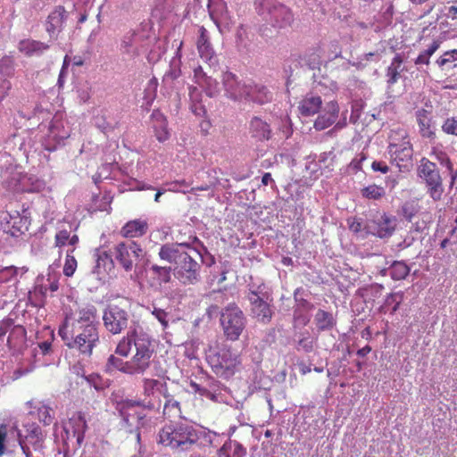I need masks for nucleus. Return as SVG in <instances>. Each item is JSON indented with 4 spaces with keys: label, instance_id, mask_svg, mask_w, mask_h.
<instances>
[{
    "label": "nucleus",
    "instance_id": "obj_1",
    "mask_svg": "<svg viewBox=\"0 0 457 457\" xmlns=\"http://www.w3.org/2000/svg\"><path fill=\"white\" fill-rule=\"evenodd\" d=\"M215 433L205 430L187 419L165 425L158 434V443L177 453L190 451L204 438L212 443Z\"/></svg>",
    "mask_w": 457,
    "mask_h": 457
},
{
    "label": "nucleus",
    "instance_id": "obj_2",
    "mask_svg": "<svg viewBox=\"0 0 457 457\" xmlns=\"http://www.w3.org/2000/svg\"><path fill=\"white\" fill-rule=\"evenodd\" d=\"M158 256L162 261L174 264V275L181 284L187 286L200 282L201 264L189 252L179 249V245H162Z\"/></svg>",
    "mask_w": 457,
    "mask_h": 457
},
{
    "label": "nucleus",
    "instance_id": "obj_3",
    "mask_svg": "<svg viewBox=\"0 0 457 457\" xmlns=\"http://www.w3.org/2000/svg\"><path fill=\"white\" fill-rule=\"evenodd\" d=\"M58 334L67 347L87 357L92 355L93 349L99 343V333L96 325L72 327L71 331L66 326H62Z\"/></svg>",
    "mask_w": 457,
    "mask_h": 457
},
{
    "label": "nucleus",
    "instance_id": "obj_4",
    "mask_svg": "<svg viewBox=\"0 0 457 457\" xmlns=\"http://www.w3.org/2000/svg\"><path fill=\"white\" fill-rule=\"evenodd\" d=\"M246 298L250 304V314L262 324H269L274 315L273 297L269 287L263 283L248 284Z\"/></svg>",
    "mask_w": 457,
    "mask_h": 457
},
{
    "label": "nucleus",
    "instance_id": "obj_5",
    "mask_svg": "<svg viewBox=\"0 0 457 457\" xmlns=\"http://www.w3.org/2000/svg\"><path fill=\"white\" fill-rule=\"evenodd\" d=\"M223 85L226 96L236 102L245 101V103L253 102L263 104L271 98L265 87L241 83L231 72L223 74Z\"/></svg>",
    "mask_w": 457,
    "mask_h": 457
},
{
    "label": "nucleus",
    "instance_id": "obj_6",
    "mask_svg": "<svg viewBox=\"0 0 457 457\" xmlns=\"http://www.w3.org/2000/svg\"><path fill=\"white\" fill-rule=\"evenodd\" d=\"M103 324L104 328L112 335H119L129 328L132 313L129 300L119 303H109L103 312Z\"/></svg>",
    "mask_w": 457,
    "mask_h": 457
},
{
    "label": "nucleus",
    "instance_id": "obj_7",
    "mask_svg": "<svg viewBox=\"0 0 457 457\" xmlns=\"http://www.w3.org/2000/svg\"><path fill=\"white\" fill-rule=\"evenodd\" d=\"M220 321L224 336L230 341L237 340L246 326V318L235 303L221 309Z\"/></svg>",
    "mask_w": 457,
    "mask_h": 457
},
{
    "label": "nucleus",
    "instance_id": "obj_8",
    "mask_svg": "<svg viewBox=\"0 0 457 457\" xmlns=\"http://www.w3.org/2000/svg\"><path fill=\"white\" fill-rule=\"evenodd\" d=\"M87 424L81 412L74 414L63 424L61 434L62 445L66 446V453L77 452L85 438Z\"/></svg>",
    "mask_w": 457,
    "mask_h": 457
},
{
    "label": "nucleus",
    "instance_id": "obj_9",
    "mask_svg": "<svg viewBox=\"0 0 457 457\" xmlns=\"http://www.w3.org/2000/svg\"><path fill=\"white\" fill-rule=\"evenodd\" d=\"M418 177L424 182L427 193L434 201H439L444 194L443 179L437 165L422 157L417 169Z\"/></svg>",
    "mask_w": 457,
    "mask_h": 457
},
{
    "label": "nucleus",
    "instance_id": "obj_10",
    "mask_svg": "<svg viewBox=\"0 0 457 457\" xmlns=\"http://www.w3.org/2000/svg\"><path fill=\"white\" fill-rule=\"evenodd\" d=\"M206 361L213 372L224 378L232 377L237 366L240 363L238 356L227 347L210 351L206 355Z\"/></svg>",
    "mask_w": 457,
    "mask_h": 457
},
{
    "label": "nucleus",
    "instance_id": "obj_11",
    "mask_svg": "<svg viewBox=\"0 0 457 457\" xmlns=\"http://www.w3.org/2000/svg\"><path fill=\"white\" fill-rule=\"evenodd\" d=\"M39 129L45 132L42 146L49 153L62 146L63 141L70 137L71 132L70 128L64 126L62 116H53L47 125L41 123Z\"/></svg>",
    "mask_w": 457,
    "mask_h": 457
},
{
    "label": "nucleus",
    "instance_id": "obj_12",
    "mask_svg": "<svg viewBox=\"0 0 457 457\" xmlns=\"http://www.w3.org/2000/svg\"><path fill=\"white\" fill-rule=\"evenodd\" d=\"M114 256L117 262L129 272L135 270L141 272L142 270L137 262L144 259L145 252L136 241L120 242L114 247Z\"/></svg>",
    "mask_w": 457,
    "mask_h": 457
},
{
    "label": "nucleus",
    "instance_id": "obj_13",
    "mask_svg": "<svg viewBox=\"0 0 457 457\" xmlns=\"http://www.w3.org/2000/svg\"><path fill=\"white\" fill-rule=\"evenodd\" d=\"M397 225L395 216L383 212L378 219L368 220L364 224L366 235L374 236L380 239H387L393 236Z\"/></svg>",
    "mask_w": 457,
    "mask_h": 457
},
{
    "label": "nucleus",
    "instance_id": "obj_14",
    "mask_svg": "<svg viewBox=\"0 0 457 457\" xmlns=\"http://www.w3.org/2000/svg\"><path fill=\"white\" fill-rule=\"evenodd\" d=\"M310 295L311 293L303 287H297L294 291L293 319L295 322L303 326L310 321V313L314 308L313 303L310 301Z\"/></svg>",
    "mask_w": 457,
    "mask_h": 457
},
{
    "label": "nucleus",
    "instance_id": "obj_15",
    "mask_svg": "<svg viewBox=\"0 0 457 457\" xmlns=\"http://www.w3.org/2000/svg\"><path fill=\"white\" fill-rule=\"evenodd\" d=\"M26 434L23 435L20 429L17 428V441L23 442L28 446L31 445L35 452L44 453L46 449V433L42 430L41 427L35 422H25L23 424Z\"/></svg>",
    "mask_w": 457,
    "mask_h": 457
},
{
    "label": "nucleus",
    "instance_id": "obj_16",
    "mask_svg": "<svg viewBox=\"0 0 457 457\" xmlns=\"http://www.w3.org/2000/svg\"><path fill=\"white\" fill-rule=\"evenodd\" d=\"M260 5L263 9L262 14L264 15L266 10L268 16H265V20L273 26L281 28L290 22L292 15L285 5L277 4L273 0H261Z\"/></svg>",
    "mask_w": 457,
    "mask_h": 457
},
{
    "label": "nucleus",
    "instance_id": "obj_17",
    "mask_svg": "<svg viewBox=\"0 0 457 457\" xmlns=\"http://www.w3.org/2000/svg\"><path fill=\"white\" fill-rule=\"evenodd\" d=\"M3 229L5 233L12 237H18L28 230V219L21 216L19 212L13 213L6 212L2 217Z\"/></svg>",
    "mask_w": 457,
    "mask_h": 457
},
{
    "label": "nucleus",
    "instance_id": "obj_18",
    "mask_svg": "<svg viewBox=\"0 0 457 457\" xmlns=\"http://www.w3.org/2000/svg\"><path fill=\"white\" fill-rule=\"evenodd\" d=\"M95 265L92 269V274L96 275L97 279H102L107 273L114 269V261L112 255L107 251L96 249L94 254Z\"/></svg>",
    "mask_w": 457,
    "mask_h": 457
},
{
    "label": "nucleus",
    "instance_id": "obj_19",
    "mask_svg": "<svg viewBox=\"0 0 457 457\" xmlns=\"http://www.w3.org/2000/svg\"><path fill=\"white\" fill-rule=\"evenodd\" d=\"M388 154L391 162L393 163L395 162L399 169H401V162H407L411 159L412 148L409 142H402L399 144L390 143L388 145Z\"/></svg>",
    "mask_w": 457,
    "mask_h": 457
},
{
    "label": "nucleus",
    "instance_id": "obj_20",
    "mask_svg": "<svg viewBox=\"0 0 457 457\" xmlns=\"http://www.w3.org/2000/svg\"><path fill=\"white\" fill-rule=\"evenodd\" d=\"M96 320V307L93 304H87L76 312V318L72 322V327H82L88 324L96 325L97 327L98 322Z\"/></svg>",
    "mask_w": 457,
    "mask_h": 457
},
{
    "label": "nucleus",
    "instance_id": "obj_21",
    "mask_svg": "<svg viewBox=\"0 0 457 457\" xmlns=\"http://www.w3.org/2000/svg\"><path fill=\"white\" fill-rule=\"evenodd\" d=\"M133 345L135 346V354L143 356L148 360L152 359L154 347L150 337L144 332L135 331Z\"/></svg>",
    "mask_w": 457,
    "mask_h": 457
},
{
    "label": "nucleus",
    "instance_id": "obj_22",
    "mask_svg": "<svg viewBox=\"0 0 457 457\" xmlns=\"http://www.w3.org/2000/svg\"><path fill=\"white\" fill-rule=\"evenodd\" d=\"M148 229L146 220L136 219L128 221L120 229V234L127 238L140 237L144 236Z\"/></svg>",
    "mask_w": 457,
    "mask_h": 457
},
{
    "label": "nucleus",
    "instance_id": "obj_23",
    "mask_svg": "<svg viewBox=\"0 0 457 457\" xmlns=\"http://www.w3.org/2000/svg\"><path fill=\"white\" fill-rule=\"evenodd\" d=\"M411 268L404 261H394L389 267L380 270L382 276H389L393 280L398 281L406 278Z\"/></svg>",
    "mask_w": 457,
    "mask_h": 457
},
{
    "label": "nucleus",
    "instance_id": "obj_24",
    "mask_svg": "<svg viewBox=\"0 0 457 457\" xmlns=\"http://www.w3.org/2000/svg\"><path fill=\"white\" fill-rule=\"evenodd\" d=\"M301 114H318L322 110V99L320 96L307 94L298 104Z\"/></svg>",
    "mask_w": 457,
    "mask_h": 457
},
{
    "label": "nucleus",
    "instance_id": "obj_25",
    "mask_svg": "<svg viewBox=\"0 0 457 457\" xmlns=\"http://www.w3.org/2000/svg\"><path fill=\"white\" fill-rule=\"evenodd\" d=\"M252 137L258 141L269 140L271 136V129L269 123L258 116H254L250 123Z\"/></svg>",
    "mask_w": 457,
    "mask_h": 457
},
{
    "label": "nucleus",
    "instance_id": "obj_26",
    "mask_svg": "<svg viewBox=\"0 0 457 457\" xmlns=\"http://www.w3.org/2000/svg\"><path fill=\"white\" fill-rule=\"evenodd\" d=\"M216 455L217 457H245L246 449L237 441L228 439L217 450Z\"/></svg>",
    "mask_w": 457,
    "mask_h": 457
},
{
    "label": "nucleus",
    "instance_id": "obj_27",
    "mask_svg": "<svg viewBox=\"0 0 457 457\" xmlns=\"http://www.w3.org/2000/svg\"><path fill=\"white\" fill-rule=\"evenodd\" d=\"M46 187L44 180L39 179L32 174H25L19 180V190L22 192L33 193L43 190Z\"/></svg>",
    "mask_w": 457,
    "mask_h": 457
},
{
    "label": "nucleus",
    "instance_id": "obj_28",
    "mask_svg": "<svg viewBox=\"0 0 457 457\" xmlns=\"http://www.w3.org/2000/svg\"><path fill=\"white\" fill-rule=\"evenodd\" d=\"M48 48L47 44L33 39H24L19 43V51L26 56L41 54Z\"/></svg>",
    "mask_w": 457,
    "mask_h": 457
},
{
    "label": "nucleus",
    "instance_id": "obj_29",
    "mask_svg": "<svg viewBox=\"0 0 457 457\" xmlns=\"http://www.w3.org/2000/svg\"><path fill=\"white\" fill-rule=\"evenodd\" d=\"M173 268L170 266H160L158 264H153L149 268L151 278L156 285L162 286L168 284L171 281V273Z\"/></svg>",
    "mask_w": 457,
    "mask_h": 457
},
{
    "label": "nucleus",
    "instance_id": "obj_30",
    "mask_svg": "<svg viewBox=\"0 0 457 457\" xmlns=\"http://www.w3.org/2000/svg\"><path fill=\"white\" fill-rule=\"evenodd\" d=\"M104 370L109 375H112L116 371L129 375L128 361H124L122 357L115 353L111 354L106 360Z\"/></svg>",
    "mask_w": 457,
    "mask_h": 457
},
{
    "label": "nucleus",
    "instance_id": "obj_31",
    "mask_svg": "<svg viewBox=\"0 0 457 457\" xmlns=\"http://www.w3.org/2000/svg\"><path fill=\"white\" fill-rule=\"evenodd\" d=\"M66 19L65 8L62 5L57 6L49 15L47 20L46 30L54 34L60 29Z\"/></svg>",
    "mask_w": 457,
    "mask_h": 457
},
{
    "label": "nucleus",
    "instance_id": "obj_32",
    "mask_svg": "<svg viewBox=\"0 0 457 457\" xmlns=\"http://www.w3.org/2000/svg\"><path fill=\"white\" fill-rule=\"evenodd\" d=\"M325 55V49L320 44L310 47L304 54L303 60L311 69L319 68Z\"/></svg>",
    "mask_w": 457,
    "mask_h": 457
},
{
    "label": "nucleus",
    "instance_id": "obj_33",
    "mask_svg": "<svg viewBox=\"0 0 457 457\" xmlns=\"http://www.w3.org/2000/svg\"><path fill=\"white\" fill-rule=\"evenodd\" d=\"M196 46L201 58L205 60L212 59L213 50L209 40L208 32L204 26L199 28V37Z\"/></svg>",
    "mask_w": 457,
    "mask_h": 457
},
{
    "label": "nucleus",
    "instance_id": "obj_34",
    "mask_svg": "<svg viewBox=\"0 0 457 457\" xmlns=\"http://www.w3.org/2000/svg\"><path fill=\"white\" fill-rule=\"evenodd\" d=\"M314 322L319 331H328L332 329L337 321L333 314L322 309H319L314 315Z\"/></svg>",
    "mask_w": 457,
    "mask_h": 457
},
{
    "label": "nucleus",
    "instance_id": "obj_35",
    "mask_svg": "<svg viewBox=\"0 0 457 457\" xmlns=\"http://www.w3.org/2000/svg\"><path fill=\"white\" fill-rule=\"evenodd\" d=\"M162 395L165 399L163 405V414L168 418L180 417V403L168 392V388H165L164 391H162Z\"/></svg>",
    "mask_w": 457,
    "mask_h": 457
},
{
    "label": "nucleus",
    "instance_id": "obj_36",
    "mask_svg": "<svg viewBox=\"0 0 457 457\" xmlns=\"http://www.w3.org/2000/svg\"><path fill=\"white\" fill-rule=\"evenodd\" d=\"M150 365L151 360L134 354L131 359L128 361L129 375H143L150 368Z\"/></svg>",
    "mask_w": 457,
    "mask_h": 457
},
{
    "label": "nucleus",
    "instance_id": "obj_37",
    "mask_svg": "<svg viewBox=\"0 0 457 457\" xmlns=\"http://www.w3.org/2000/svg\"><path fill=\"white\" fill-rule=\"evenodd\" d=\"M403 59L400 54H396L393 58L391 64L386 69L387 83L389 85L395 84L400 79L401 72L403 71Z\"/></svg>",
    "mask_w": 457,
    "mask_h": 457
},
{
    "label": "nucleus",
    "instance_id": "obj_38",
    "mask_svg": "<svg viewBox=\"0 0 457 457\" xmlns=\"http://www.w3.org/2000/svg\"><path fill=\"white\" fill-rule=\"evenodd\" d=\"M154 134L159 142H164L170 138V130L166 116H152Z\"/></svg>",
    "mask_w": 457,
    "mask_h": 457
},
{
    "label": "nucleus",
    "instance_id": "obj_39",
    "mask_svg": "<svg viewBox=\"0 0 457 457\" xmlns=\"http://www.w3.org/2000/svg\"><path fill=\"white\" fill-rule=\"evenodd\" d=\"M421 207L415 199H411L403 203L397 211V214L409 222L420 212Z\"/></svg>",
    "mask_w": 457,
    "mask_h": 457
},
{
    "label": "nucleus",
    "instance_id": "obj_40",
    "mask_svg": "<svg viewBox=\"0 0 457 457\" xmlns=\"http://www.w3.org/2000/svg\"><path fill=\"white\" fill-rule=\"evenodd\" d=\"M295 339V347L296 351H303L306 353H311L314 349L315 338L311 335L309 331L300 332Z\"/></svg>",
    "mask_w": 457,
    "mask_h": 457
},
{
    "label": "nucleus",
    "instance_id": "obj_41",
    "mask_svg": "<svg viewBox=\"0 0 457 457\" xmlns=\"http://www.w3.org/2000/svg\"><path fill=\"white\" fill-rule=\"evenodd\" d=\"M436 64L441 71H449L457 67V49H452L443 53L436 60Z\"/></svg>",
    "mask_w": 457,
    "mask_h": 457
},
{
    "label": "nucleus",
    "instance_id": "obj_42",
    "mask_svg": "<svg viewBox=\"0 0 457 457\" xmlns=\"http://www.w3.org/2000/svg\"><path fill=\"white\" fill-rule=\"evenodd\" d=\"M336 158L337 155L334 149L318 154L317 161L319 162L318 165L321 169V173H331L334 170Z\"/></svg>",
    "mask_w": 457,
    "mask_h": 457
},
{
    "label": "nucleus",
    "instance_id": "obj_43",
    "mask_svg": "<svg viewBox=\"0 0 457 457\" xmlns=\"http://www.w3.org/2000/svg\"><path fill=\"white\" fill-rule=\"evenodd\" d=\"M147 310L160 322L163 330L168 328L170 321H174L171 312L157 307L154 303L148 306Z\"/></svg>",
    "mask_w": 457,
    "mask_h": 457
},
{
    "label": "nucleus",
    "instance_id": "obj_44",
    "mask_svg": "<svg viewBox=\"0 0 457 457\" xmlns=\"http://www.w3.org/2000/svg\"><path fill=\"white\" fill-rule=\"evenodd\" d=\"M136 328L128 331L127 336L123 337L118 343L114 353L120 357H128L132 345L134 343Z\"/></svg>",
    "mask_w": 457,
    "mask_h": 457
},
{
    "label": "nucleus",
    "instance_id": "obj_45",
    "mask_svg": "<svg viewBox=\"0 0 457 457\" xmlns=\"http://www.w3.org/2000/svg\"><path fill=\"white\" fill-rule=\"evenodd\" d=\"M26 338V329L23 326L14 324L7 337V345L10 348H16L21 345Z\"/></svg>",
    "mask_w": 457,
    "mask_h": 457
},
{
    "label": "nucleus",
    "instance_id": "obj_46",
    "mask_svg": "<svg viewBox=\"0 0 457 457\" xmlns=\"http://www.w3.org/2000/svg\"><path fill=\"white\" fill-rule=\"evenodd\" d=\"M142 383L143 395H145V399L154 395L155 391H159L162 394V391H164L165 388H167V384L165 382L162 383L158 379L144 378Z\"/></svg>",
    "mask_w": 457,
    "mask_h": 457
},
{
    "label": "nucleus",
    "instance_id": "obj_47",
    "mask_svg": "<svg viewBox=\"0 0 457 457\" xmlns=\"http://www.w3.org/2000/svg\"><path fill=\"white\" fill-rule=\"evenodd\" d=\"M117 406L122 408L129 411V410L134 407H141L144 410H154V403L151 400H133V399H124L117 403Z\"/></svg>",
    "mask_w": 457,
    "mask_h": 457
},
{
    "label": "nucleus",
    "instance_id": "obj_48",
    "mask_svg": "<svg viewBox=\"0 0 457 457\" xmlns=\"http://www.w3.org/2000/svg\"><path fill=\"white\" fill-rule=\"evenodd\" d=\"M174 244L179 245V249L185 247L193 251L195 254H201V253L206 252V246L195 235L189 236L187 241Z\"/></svg>",
    "mask_w": 457,
    "mask_h": 457
},
{
    "label": "nucleus",
    "instance_id": "obj_49",
    "mask_svg": "<svg viewBox=\"0 0 457 457\" xmlns=\"http://www.w3.org/2000/svg\"><path fill=\"white\" fill-rule=\"evenodd\" d=\"M441 43L439 39H435L426 50L422 51L417 56L414 60V63L416 65H428L430 63V57L439 49Z\"/></svg>",
    "mask_w": 457,
    "mask_h": 457
},
{
    "label": "nucleus",
    "instance_id": "obj_50",
    "mask_svg": "<svg viewBox=\"0 0 457 457\" xmlns=\"http://www.w3.org/2000/svg\"><path fill=\"white\" fill-rule=\"evenodd\" d=\"M361 195L363 198L369 200H379L386 195V190L383 187L376 184L369 185L364 187L361 190Z\"/></svg>",
    "mask_w": 457,
    "mask_h": 457
},
{
    "label": "nucleus",
    "instance_id": "obj_51",
    "mask_svg": "<svg viewBox=\"0 0 457 457\" xmlns=\"http://www.w3.org/2000/svg\"><path fill=\"white\" fill-rule=\"evenodd\" d=\"M318 154H311L308 155L305 160V170L309 173L310 177L313 179H319L323 173H321V169L318 165L317 161Z\"/></svg>",
    "mask_w": 457,
    "mask_h": 457
},
{
    "label": "nucleus",
    "instance_id": "obj_52",
    "mask_svg": "<svg viewBox=\"0 0 457 457\" xmlns=\"http://www.w3.org/2000/svg\"><path fill=\"white\" fill-rule=\"evenodd\" d=\"M94 123L106 134L115 128L117 121L114 120V116H94Z\"/></svg>",
    "mask_w": 457,
    "mask_h": 457
},
{
    "label": "nucleus",
    "instance_id": "obj_53",
    "mask_svg": "<svg viewBox=\"0 0 457 457\" xmlns=\"http://www.w3.org/2000/svg\"><path fill=\"white\" fill-rule=\"evenodd\" d=\"M227 11L224 0H209L208 12L213 21L219 19Z\"/></svg>",
    "mask_w": 457,
    "mask_h": 457
},
{
    "label": "nucleus",
    "instance_id": "obj_54",
    "mask_svg": "<svg viewBox=\"0 0 457 457\" xmlns=\"http://www.w3.org/2000/svg\"><path fill=\"white\" fill-rule=\"evenodd\" d=\"M403 298L404 293L403 291L389 294L385 299L384 305L385 307L391 306V313H395L399 309Z\"/></svg>",
    "mask_w": 457,
    "mask_h": 457
},
{
    "label": "nucleus",
    "instance_id": "obj_55",
    "mask_svg": "<svg viewBox=\"0 0 457 457\" xmlns=\"http://www.w3.org/2000/svg\"><path fill=\"white\" fill-rule=\"evenodd\" d=\"M15 71L14 60L11 56H4L0 59V74L4 77H12Z\"/></svg>",
    "mask_w": 457,
    "mask_h": 457
},
{
    "label": "nucleus",
    "instance_id": "obj_56",
    "mask_svg": "<svg viewBox=\"0 0 457 457\" xmlns=\"http://www.w3.org/2000/svg\"><path fill=\"white\" fill-rule=\"evenodd\" d=\"M18 269L14 266H0V284L17 281Z\"/></svg>",
    "mask_w": 457,
    "mask_h": 457
},
{
    "label": "nucleus",
    "instance_id": "obj_57",
    "mask_svg": "<svg viewBox=\"0 0 457 457\" xmlns=\"http://www.w3.org/2000/svg\"><path fill=\"white\" fill-rule=\"evenodd\" d=\"M75 248L69 249L66 253L65 262L63 266V274L66 277H71L77 268V261L73 255Z\"/></svg>",
    "mask_w": 457,
    "mask_h": 457
},
{
    "label": "nucleus",
    "instance_id": "obj_58",
    "mask_svg": "<svg viewBox=\"0 0 457 457\" xmlns=\"http://www.w3.org/2000/svg\"><path fill=\"white\" fill-rule=\"evenodd\" d=\"M190 387L194 393L198 394L201 396H204L208 399H211L213 402H217V396L215 395V392L208 389L207 386L197 384L195 381L190 382Z\"/></svg>",
    "mask_w": 457,
    "mask_h": 457
},
{
    "label": "nucleus",
    "instance_id": "obj_59",
    "mask_svg": "<svg viewBox=\"0 0 457 457\" xmlns=\"http://www.w3.org/2000/svg\"><path fill=\"white\" fill-rule=\"evenodd\" d=\"M50 407L42 404L37 409V416L38 420L45 426H48L53 422V416L50 414Z\"/></svg>",
    "mask_w": 457,
    "mask_h": 457
},
{
    "label": "nucleus",
    "instance_id": "obj_60",
    "mask_svg": "<svg viewBox=\"0 0 457 457\" xmlns=\"http://www.w3.org/2000/svg\"><path fill=\"white\" fill-rule=\"evenodd\" d=\"M116 410L119 412V416L120 418V428L124 429L128 433H133L134 429L132 428V425L129 422L130 415H129V411L122 408H120L117 405H116Z\"/></svg>",
    "mask_w": 457,
    "mask_h": 457
},
{
    "label": "nucleus",
    "instance_id": "obj_61",
    "mask_svg": "<svg viewBox=\"0 0 457 457\" xmlns=\"http://www.w3.org/2000/svg\"><path fill=\"white\" fill-rule=\"evenodd\" d=\"M337 117V116H317L314 121V128L317 130H323L336 122Z\"/></svg>",
    "mask_w": 457,
    "mask_h": 457
},
{
    "label": "nucleus",
    "instance_id": "obj_62",
    "mask_svg": "<svg viewBox=\"0 0 457 457\" xmlns=\"http://www.w3.org/2000/svg\"><path fill=\"white\" fill-rule=\"evenodd\" d=\"M85 380L90 386H93L96 390L100 391L104 388V383L102 377L97 373H91L84 377Z\"/></svg>",
    "mask_w": 457,
    "mask_h": 457
},
{
    "label": "nucleus",
    "instance_id": "obj_63",
    "mask_svg": "<svg viewBox=\"0 0 457 457\" xmlns=\"http://www.w3.org/2000/svg\"><path fill=\"white\" fill-rule=\"evenodd\" d=\"M431 156H434L435 159L443 166L445 167L447 170H452V166L453 165L452 161L450 160L449 156L446 153L443 151H434L431 154Z\"/></svg>",
    "mask_w": 457,
    "mask_h": 457
},
{
    "label": "nucleus",
    "instance_id": "obj_64",
    "mask_svg": "<svg viewBox=\"0 0 457 457\" xmlns=\"http://www.w3.org/2000/svg\"><path fill=\"white\" fill-rule=\"evenodd\" d=\"M443 130L451 135H457V116H452L451 118H448L444 125H443Z\"/></svg>",
    "mask_w": 457,
    "mask_h": 457
}]
</instances>
